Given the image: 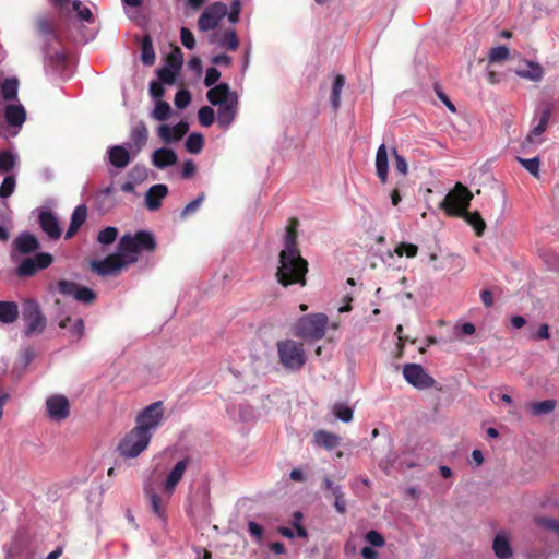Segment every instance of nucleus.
Returning <instances> with one entry per match:
<instances>
[{"label":"nucleus","instance_id":"864d4df0","mask_svg":"<svg viewBox=\"0 0 559 559\" xmlns=\"http://www.w3.org/2000/svg\"><path fill=\"white\" fill-rule=\"evenodd\" d=\"M222 46L230 51H235L239 47V39L235 29H230L225 33Z\"/></svg>","mask_w":559,"mask_h":559},{"label":"nucleus","instance_id":"6e6552de","mask_svg":"<svg viewBox=\"0 0 559 559\" xmlns=\"http://www.w3.org/2000/svg\"><path fill=\"white\" fill-rule=\"evenodd\" d=\"M23 318L27 321L25 335L41 334L46 329V317L43 314L38 302L26 300L23 304Z\"/></svg>","mask_w":559,"mask_h":559},{"label":"nucleus","instance_id":"9d476101","mask_svg":"<svg viewBox=\"0 0 559 559\" xmlns=\"http://www.w3.org/2000/svg\"><path fill=\"white\" fill-rule=\"evenodd\" d=\"M228 13V7L223 2H214L205 8L198 20V27L202 32L216 28L219 21Z\"/></svg>","mask_w":559,"mask_h":559},{"label":"nucleus","instance_id":"20e7f679","mask_svg":"<svg viewBox=\"0 0 559 559\" xmlns=\"http://www.w3.org/2000/svg\"><path fill=\"white\" fill-rule=\"evenodd\" d=\"M278 361L290 371H299L307 361L304 343L287 338L276 344Z\"/></svg>","mask_w":559,"mask_h":559},{"label":"nucleus","instance_id":"39448f33","mask_svg":"<svg viewBox=\"0 0 559 559\" xmlns=\"http://www.w3.org/2000/svg\"><path fill=\"white\" fill-rule=\"evenodd\" d=\"M473 193L461 182L445 195L440 206L449 216L459 217L468 209Z\"/></svg>","mask_w":559,"mask_h":559},{"label":"nucleus","instance_id":"0eeeda50","mask_svg":"<svg viewBox=\"0 0 559 559\" xmlns=\"http://www.w3.org/2000/svg\"><path fill=\"white\" fill-rule=\"evenodd\" d=\"M164 417V407L163 402H154L146 406L138 416H136V426L135 428L140 429L142 432L152 433V430H155L162 423Z\"/></svg>","mask_w":559,"mask_h":559},{"label":"nucleus","instance_id":"f8f14e48","mask_svg":"<svg viewBox=\"0 0 559 559\" xmlns=\"http://www.w3.org/2000/svg\"><path fill=\"white\" fill-rule=\"evenodd\" d=\"M91 270L100 276H107L110 274L119 273L123 267L129 264L126 259L118 250L116 253L107 255L104 260H93L91 263Z\"/></svg>","mask_w":559,"mask_h":559},{"label":"nucleus","instance_id":"c9c22d12","mask_svg":"<svg viewBox=\"0 0 559 559\" xmlns=\"http://www.w3.org/2000/svg\"><path fill=\"white\" fill-rule=\"evenodd\" d=\"M345 85V76L337 74L334 79L332 91H331V104L333 109L336 111L341 106V94Z\"/></svg>","mask_w":559,"mask_h":559},{"label":"nucleus","instance_id":"dca6fc26","mask_svg":"<svg viewBox=\"0 0 559 559\" xmlns=\"http://www.w3.org/2000/svg\"><path fill=\"white\" fill-rule=\"evenodd\" d=\"M12 248V259H15V252L23 255L37 252L40 249V243L33 234L23 231L14 239Z\"/></svg>","mask_w":559,"mask_h":559},{"label":"nucleus","instance_id":"8fccbe9b","mask_svg":"<svg viewBox=\"0 0 559 559\" xmlns=\"http://www.w3.org/2000/svg\"><path fill=\"white\" fill-rule=\"evenodd\" d=\"M535 522L538 526H540L547 531L554 532L555 534H557L559 536V521L558 520L548 518V516H539V518L535 519Z\"/></svg>","mask_w":559,"mask_h":559},{"label":"nucleus","instance_id":"37998d69","mask_svg":"<svg viewBox=\"0 0 559 559\" xmlns=\"http://www.w3.org/2000/svg\"><path fill=\"white\" fill-rule=\"evenodd\" d=\"M183 55L179 47H175L166 58V67L179 71L182 67Z\"/></svg>","mask_w":559,"mask_h":559},{"label":"nucleus","instance_id":"c756f323","mask_svg":"<svg viewBox=\"0 0 559 559\" xmlns=\"http://www.w3.org/2000/svg\"><path fill=\"white\" fill-rule=\"evenodd\" d=\"M198 502H189L187 506V513L191 518L207 516L210 514V502L209 497L203 492Z\"/></svg>","mask_w":559,"mask_h":559},{"label":"nucleus","instance_id":"f257e3e1","mask_svg":"<svg viewBox=\"0 0 559 559\" xmlns=\"http://www.w3.org/2000/svg\"><path fill=\"white\" fill-rule=\"evenodd\" d=\"M308 261L300 251L282 250L278 255V266L275 278L283 287L307 285Z\"/></svg>","mask_w":559,"mask_h":559},{"label":"nucleus","instance_id":"49530a36","mask_svg":"<svg viewBox=\"0 0 559 559\" xmlns=\"http://www.w3.org/2000/svg\"><path fill=\"white\" fill-rule=\"evenodd\" d=\"M528 67H530V70L525 71V70H521V71H518L516 73L522 76V78H526V79H530L532 81H540L542 78H543V68L537 64V63H534V62H528Z\"/></svg>","mask_w":559,"mask_h":559},{"label":"nucleus","instance_id":"052dcab7","mask_svg":"<svg viewBox=\"0 0 559 559\" xmlns=\"http://www.w3.org/2000/svg\"><path fill=\"white\" fill-rule=\"evenodd\" d=\"M392 156L394 158L395 170L405 176L408 173V164L406 159L397 153L396 148L392 150Z\"/></svg>","mask_w":559,"mask_h":559},{"label":"nucleus","instance_id":"e433bc0d","mask_svg":"<svg viewBox=\"0 0 559 559\" xmlns=\"http://www.w3.org/2000/svg\"><path fill=\"white\" fill-rule=\"evenodd\" d=\"M141 60L145 66H152L155 62V51L150 35H145L142 40Z\"/></svg>","mask_w":559,"mask_h":559},{"label":"nucleus","instance_id":"a19ab883","mask_svg":"<svg viewBox=\"0 0 559 559\" xmlns=\"http://www.w3.org/2000/svg\"><path fill=\"white\" fill-rule=\"evenodd\" d=\"M556 407V401L554 400H545L542 402H536L531 405V412L534 416H539L544 414L551 413Z\"/></svg>","mask_w":559,"mask_h":559},{"label":"nucleus","instance_id":"cd10ccee","mask_svg":"<svg viewBox=\"0 0 559 559\" xmlns=\"http://www.w3.org/2000/svg\"><path fill=\"white\" fill-rule=\"evenodd\" d=\"M492 549L497 558L509 559L512 557V548L504 532H499L493 539Z\"/></svg>","mask_w":559,"mask_h":559},{"label":"nucleus","instance_id":"f03ea898","mask_svg":"<svg viewBox=\"0 0 559 559\" xmlns=\"http://www.w3.org/2000/svg\"><path fill=\"white\" fill-rule=\"evenodd\" d=\"M156 247L153 234L146 230L136 231L134 235L126 234L118 243V250L129 265L139 261V254L154 252Z\"/></svg>","mask_w":559,"mask_h":559},{"label":"nucleus","instance_id":"e2e57ef3","mask_svg":"<svg viewBox=\"0 0 559 559\" xmlns=\"http://www.w3.org/2000/svg\"><path fill=\"white\" fill-rule=\"evenodd\" d=\"M15 165L14 156L8 151L0 152V169L10 171Z\"/></svg>","mask_w":559,"mask_h":559},{"label":"nucleus","instance_id":"ddd939ff","mask_svg":"<svg viewBox=\"0 0 559 559\" xmlns=\"http://www.w3.org/2000/svg\"><path fill=\"white\" fill-rule=\"evenodd\" d=\"M53 262V258L50 253L40 252L34 258L24 259L16 269V275L19 277H31L38 270H44L50 266Z\"/></svg>","mask_w":559,"mask_h":559},{"label":"nucleus","instance_id":"473e14b6","mask_svg":"<svg viewBox=\"0 0 559 559\" xmlns=\"http://www.w3.org/2000/svg\"><path fill=\"white\" fill-rule=\"evenodd\" d=\"M550 117L551 110L549 107H547L543 110L538 123L527 134L525 139L527 143H533V136H539L546 131Z\"/></svg>","mask_w":559,"mask_h":559},{"label":"nucleus","instance_id":"4c0bfd02","mask_svg":"<svg viewBox=\"0 0 559 559\" xmlns=\"http://www.w3.org/2000/svg\"><path fill=\"white\" fill-rule=\"evenodd\" d=\"M19 80L16 78L5 79L2 83V96L5 100H15L17 97Z\"/></svg>","mask_w":559,"mask_h":559},{"label":"nucleus","instance_id":"bf43d9fd","mask_svg":"<svg viewBox=\"0 0 559 559\" xmlns=\"http://www.w3.org/2000/svg\"><path fill=\"white\" fill-rule=\"evenodd\" d=\"M15 185L14 176H7L0 186V198H9L14 192Z\"/></svg>","mask_w":559,"mask_h":559},{"label":"nucleus","instance_id":"0e129e2a","mask_svg":"<svg viewBox=\"0 0 559 559\" xmlns=\"http://www.w3.org/2000/svg\"><path fill=\"white\" fill-rule=\"evenodd\" d=\"M180 40H181V44L190 50H192L195 47L194 36H193L192 32L187 27H181Z\"/></svg>","mask_w":559,"mask_h":559},{"label":"nucleus","instance_id":"7ed1b4c3","mask_svg":"<svg viewBox=\"0 0 559 559\" xmlns=\"http://www.w3.org/2000/svg\"><path fill=\"white\" fill-rule=\"evenodd\" d=\"M324 313H310L300 317L294 324V334L306 342H316L324 337L328 328Z\"/></svg>","mask_w":559,"mask_h":559},{"label":"nucleus","instance_id":"423d86ee","mask_svg":"<svg viewBox=\"0 0 559 559\" xmlns=\"http://www.w3.org/2000/svg\"><path fill=\"white\" fill-rule=\"evenodd\" d=\"M151 439L152 433L142 432L134 427L121 439L117 450L122 457L133 459L147 449Z\"/></svg>","mask_w":559,"mask_h":559},{"label":"nucleus","instance_id":"aec40b11","mask_svg":"<svg viewBox=\"0 0 559 559\" xmlns=\"http://www.w3.org/2000/svg\"><path fill=\"white\" fill-rule=\"evenodd\" d=\"M189 463L190 460L185 457L183 460L177 462L176 465L171 468L164 484L165 496H173L177 485L182 479Z\"/></svg>","mask_w":559,"mask_h":559},{"label":"nucleus","instance_id":"ea45409f","mask_svg":"<svg viewBox=\"0 0 559 559\" xmlns=\"http://www.w3.org/2000/svg\"><path fill=\"white\" fill-rule=\"evenodd\" d=\"M186 150L191 154H199L204 146V139L201 133H191L186 140Z\"/></svg>","mask_w":559,"mask_h":559},{"label":"nucleus","instance_id":"338daca9","mask_svg":"<svg viewBox=\"0 0 559 559\" xmlns=\"http://www.w3.org/2000/svg\"><path fill=\"white\" fill-rule=\"evenodd\" d=\"M221 78V72L212 67L206 70V74L204 78V85L207 87L213 86Z\"/></svg>","mask_w":559,"mask_h":559},{"label":"nucleus","instance_id":"5fc2aeb1","mask_svg":"<svg viewBox=\"0 0 559 559\" xmlns=\"http://www.w3.org/2000/svg\"><path fill=\"white\" fill-rule=\"evenodd\" d=\"M87 217V209L84 204H81L75 207V210L72 213L71 216V225H74L75 227L80 228Z\"/></svg>","mask_w":559,"mask_h":559},{"label":"nucleus","instance_id":"6e6d98bb","mask_svg":"<svg viewBox=\"0 0 559 559\" xmlns=\"http://www.w3.org/2000/svg\"><path fill=\"white\" fill-rule=\"evenodd\" d=\"M177 73L178 71L166 66L157 70L159 81L168 85H173L175 83Z\"/></svg>","mask_w":559,"mask_h":559},{"label":"nucleus","instance_id":"f704fd0d","mask_svg":"<svg viewBox=\"0 0 559 559\" xmlns=\"http://www.w3.org/2000/svg\"><path fill=\"white\" fill-rule=\"evenodd\" d=\"M461 217H463L467 224L474 228L477 236H481L484 234L486 229V223L478 211L467 212L466 210Z\"/></svg>","mask_w":559,"mask_h":559},{"label":"nucleus","instance_id":"a211bd4d","mask_svg":"<svg viewBox=\"0 0 559 559\" xmlns=\"http://www.w3.org/2000/svg\"><path fill=\"white\" fill-rule=\"evenodd\" d=\"M217 123L226 130L234 122L238 111V96H231V99L223 105H217Z\"/></svg>","mask_w":559,"mask_h":559},{"label":"nucleus","instance_id":"4468645a","mask_svg":"<svg viewBox=\"0 0 559 559\" xmlns=\"http://www.w3.org/2000/svg\"><path fill=\"white\" fill-rule=\"evenodd\" d=\"M405 380L417 389H429L435 384V379L429 376L418 364H407L403 368Z\"/></svg>","mask_w":559,"mask_h":559},{"label":"nucleus","instance_id":"412c9836","mask_svg":"<svg viewBox=\"0 0 559 559\" xmlns=\"http://www.w3.org/2000/svg\"><path fill=\"white\" fill-rule=\"evenodd\" d=\"M148 140V129L143 121H139L131 130L129 147L134 154L140 153Z\"/></svg>","mask_w":559,"mask_h":559},{"label":"nucleus","instance_id":"2eb2a0df","mask_svg":"<svg viewBox=\"0 0 559 559\" xmlns=\"http://www.w3.org/2000/svg\"><path fill=\"white\" fill-rule=\"evenodd\" d=\"M144 495L148 500L151 511L162 521L167 520V506L171 496L158 495L151 485L144 487Z\"/></svg>","mask_w":559,"mask_h":559},{"label":"nucleus","instance_id":"69168bd1","mask_svg":"<svg viewBox=\"0 0 559 559\" xmlns=\"http://www.w3.org/2000/svg\"><path fill=\"white\" fill-rule=\"evenodd\" d=\"M365 538L370 545L374 547H382L385 543L384 537L374 530L367 532Z\"/></svg>","mask_w":559,"mask_h":559},{"label":"nucleus","instance_id":"393cba45","mask_svg":"<svg viewBox=\"0 0 559 559\" xmlns=\"http://www.w3.org/2000/svg\"><path fill=\"white\" fill-rule=\"evenodd\" d=\"M177 159L175 151L168 147L157 148L152 154V164L159 169L175 165Z\"/></svg>","mask_w":559,"mask_h":559},{"label":"nucleus","instance_id":"b1692460","mask_svg":"<svg viewBox=\"0 0 559 559\" xmlns=\"http://www.w3.org/2000/svg\"><path fill=\"white\" fill-rule=\"evenodd\" d=\"M168 194V188L164 183L152 186L145 194V205L150 211H156L162 205V200Z\"/></svg>","mask_w":559,"mask_h":559},{"label":"nucleus","instance_id":"79ce46f5","mask_svg":"<svg viewBox=\"0 0 559 559\" xmlns=\"http://www.w3.org/2000/svg\"><path fill=\"white\" fill-rule=\"evenodd\" d=\"M84 331H85V325H84L83 319H81V318L75 319L73 324L69 328V331H68V337H69L70 342H72V343L79 342L83 337Z\"/></svg>","mask_w":559,"mask_h":559},{"label":"nucleus","instance_id":"a878e982","mask_svg":"<svg viewBox=\"0 0 559 559\" xmlns=\"http://www.w3.org/2000/svg\"><path fill=\"white\" fill-rule=\"evenodd\" d=\"M109 163L116 168H126L130 163V153L123 145H114L108 148Z\"/></svg>","mask_w":559,"mask_h":559},{"label":"nucleus","instance_id":"a18cd8bd","mask_svg":"<svg viewBox=\"0 0 559 559\" xmlns=\"http://www.w3.org/2000/svg\"><path fill=\"white\" fill-rule=\"evenodd\" d=\"M510 56V51L506 46H497L490 49L488 53V61L490 63H498L506 61Z\"/></svg>","mask_w":559,"mask_h":559},{"label":"nucleus","instance_id":"9b49d317","mask_svg":"<svg viewBox=\"0 0 559 559\" xmlns=\"http://www.w3.org/2000/svg\"><path fill=\"white\" fill-rule=\"evenodd\" d=\"M58 292L63 296H72L75 300L85 305H92L96 300V293L73 281L60 280L57 283Z\"/></svg>","mask_w":559,"mask_h":559},{"label":"nucleus","instance_id":"4d7b16f0","mask_svg":"<svg viewBox=\"0 0 559 559\" xmlns=\"http://www.w3.org/2000/svg\"><path fill=\"white\" fill-rule=\"evenodd\" d=\"M418 252V247L414 243L401 242L395 248V253L399 257H403L404 254L407 258H415Z\"/></svg>","mask_w":559,"mask_h":559},{"label":"nucleus","instance_id":"6ab92c4d","mask_svg":"<svg viewBox=\"0 0 559 559\" xmlns=\"http://www.w3.org/2000/svg\"><path fill=\"white\" fill-rule=\"evenodd\" d=\"M188 130L189 124L186 121H179L174 127H169L168 124H160L157 128V135L164 143L169 144L171 142L180 141L188 132Z\"/></svg>","mask_w":559,"mask_h":559},{"label":"nucleus","instance_id":"680f3d73","mask_svg":"<svg viewBox=\"0 0 559 559\" xmlns=\"http://www.w3.org/2000/svg\"><path fill=\"white\" fill-rule=\"evenodd\" d=\"M175 105L179 109L186 108L191 102V94L188 90H180L175 95Z\"/></svg>","mask_w":559,"mask_h":559},{"label":"nucleus","instance_id":"7c9ffc66","mask_svg":"<svg viewBox=\"0 0 559 559\" xmlns=\"http://www.w3.org/2000/svg\"><path fill=\"white\" fill-rule=\"evenodd\" d=\"M314 443L326 450H333L340 444V437L326 430L314 432Z\"/></svg>","mask_w":559,"mask_h":559},{"label":"nucleus","instance_id":"bb28decb","mask_svg":"<svg viewBox=\"0 0 559 559\" xmlns=\"http://www.w3.org/2000/svg\"><path fill=\"white\" fill-rule=\"evenodd\" d=\"M376 171L382 183L388 181L389 176V159L388 150L385 144H381L376 154Z\"/></svg>","mask_w":559,"mask_h":559},{"label":"nucleus","instance_id":"2f4dec72","mask_svg":"<svg viewBox=\"0 0 559 559\" xmlns=\"http://www.w3.org/2000/svg\"><path fill=\"white\" fill-rule=\"evenodd\" d=\"M297 218H290L288 226L286 227V236L284 239V249L290 251H300L297 243Z\"/></svg>","mask_w":559,"mask_h":559},{"label":"nucleus","instance_id":"13d9d810","mask_svg":"<svg viewBox=\"0 0 559 559\" xmlns=\"http://www.w3.org/2000/svg\"><path fill=\"white\" fill-rule=\"evenodd\" d=\"M72 4L81 21L87 22L90 24L94 22V15L92 11L87 7H82L81 1L74 0Z\"/></svg>","mask_w":559,"mask_h":559},{"label":"nucleus","instance_id":"774afa93","mask_svg":"<svg viewBox=\"0 0 559 559\" xmlns=\"http://www.w3.org/2000/svg\"><path fill=\"white\" fill-rule=\"evenodd\" d=\"M241 12V3L239 0H234L230 5V11L228 14V20L230 23L236 24L239 22V16Z\"/></svg>","mask_w":559,"mask_h":559},{"label":"nucleus","instance_id":"de8ad7c7","mask_svg":"<svg viewBox=\"0 0 559 559\" xmlns=\"http://www.w3.org/2000/svg\"><path fill=\"white\" fill-rule=\"evenodd\" d=\"M333 414L336 418L344 423H349L353 419V409L342 403H335L333 406Z\"/></svg>","mask_w":559,"mask_h":559},{"label":"nucleus","instance_id":"09e8293b","mask_svg":"<svg viewBox=\"0 0 559 559\" xmlns=\"http://www.w3.org/2000/svg\"><path fill=\"white\" fill-rule=\"evenodd\" d=\"M117 237L118 228L109 226L99 231L97 240L102 245H110L117 239Z\"/></svg>","mask_w":559,"mask_h":559},{"label":"nucleus","instance_id":"603ef678","mask_svg":"<svg viewBox=\"0 0 559 559\" xmlns=\"http://www.w3.org/2000/svg\"><path fill=\"white\" fill-rule=\"evenodd\" d=\"M204 193H200L193 201L189 202L182 210L181 214H180V217L182 219L187 218L188 216L194 214L198 209L200 207V205L202 204V202L204 201Z\"/></svg>","mask_w":559,"mask_h":559},{"label":"nucleus","instance_id":"3c124183","mask_svg":"<svg viewBox=\"0 0 559 559\" xmlns=\"http://www.w3.org/2000/svg\"><path fill=\"white\" fill-rule=\"evenodd\" d=\"M518 162L534 177H538L539 175V165L540 160L538 157L534 158H522L518 157Z\"/></svg>","mask_w":559,"mask_h":559},{"label":"nucleus","instance_id":"1a4fd4ad","mask_svg":"<svg viewBox=\"0 0 559 559\" xmlns=\"http://www.w3.org/2000/svg\"><path fill=\"white\" fill-rule=\"evenodd\" d=\"M9 558L33 559L35 550L32 547V537L26 531H19L12 540L5 545Z\"/></svg>","mask_w":559,"mask_h":559},{"label":"nucleus","instance_id":"58836bf2","mask_svg":"<svg viewBox=\"0 0 559 559\" xmlns=\"http://www.w3.org/2000/svg\"><path fill=\"white\" fill-rule=\"evenodd\" d=\"M170 105L167 102L157 100L151 112V117L157 121H166L170 117Z\"/></svg>","mask_w":559,"mask_h":559},{"label":"nucleus","instance_id":"c03bdc74","mask_svg":"<svg viewBox=\"0 0 559 559\" xmlns=\"http://www.w3.org/2000/svg\"><path fill=\"white\" fill-rule=\"evenodd\" d=\"M199 122L202 127L209 128L214 123L215 112L210 106H203L198 111Z\"/></svg>","mask_w":559,"mask_h":559},{"label":"nucleus","instance_id":"72a5a7b5","mask_svg":"<svg viewBox=\"0 0 559 559\" xmlns=\"http://www.w3.org/2000/svg\"><path fill=\"white\" fill-rule=\"evenodd\" d=\"M19 317L17 305L13 301H0V322L13 323Z\"/></svg>","mask_w":559,"mask_h":559},{"label":"nucleus","instance_id":"5701e85b","mask_svg":"<svg viewBox=\"0 0 559 559\" xmlns=\"http://www.w3.org/2000/svg\"><path fill=\"white\" fill-rule=\"evenodd\" d=\"M231 96L238 95L236 92L230 90V86L227 83H219L210 88L206 93L207 100L214 106L229 102Z\"/></svg>","mask_w":559,"mask_h":559},{"label":"nucleus","instance_id":"f3484780","mask_svg":"<svg viewBox=\"0 0 559 559\" xmlns=\"http://www.w3.org/2000/svg\"><path fill=\"white\" fill-rule=\"evenodd\" d=\"M47 411L51 419L63 420L70 415V404L66 396L53 395L46 402Z\"/></svg>","mask_w":559,"mask_h":559},{"label":"nucleus","instance_id":"4be33fe9","mask_svg":"<svg viewBox=\"0 0 559 559\" xmlns=\"http://www.w3.org/2000/svg\"><path fill=\"white\" fill-rule=\"evenodd\" d=\"M38 223L43 231H45L49 238L59 239L61 236V228L57 217L50 211H41L38 216Z\"/></svg>","mask_w":559,"mask_h":559},{"label":"nucleus","instance_id":"c85d7f7f","mask_svg":"<svg viewBox=\"0 0 559 559\" xmlns=\"http://www.w3.org/2000/svg\"><path fill=\"white\" fill-rule=\"evenodd\" d=\"M4 118L8 124L21 127L26 119V111L22 105H8L4 108Z\"/></svg>","mask_w":559,"mask_h":559}]
</instances>
